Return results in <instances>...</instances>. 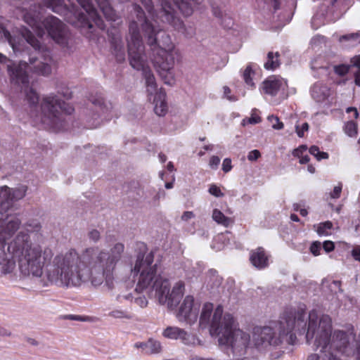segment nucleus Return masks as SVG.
Masks as SVG:
<instances>
[{
	"instance_id": "1",
	"label": "nucleus",
	"mask_w": 360,
	"mask_h": 360,
	"mask_svg": "<svg viewBox=\"0 0 360 360\" xmlns=\"http://www.w3.org/2000/svg\"><path fill=\"white\" fill-rule=\"evenodd\" d=\"M21 221L17 216L0 218V276L12 274L18 258L20 275L44 285L54 284L62 287H79L90 282L101 285L104 281L112 288V272L124 251V245L117 243L110 249L98 246L87 248L79 254L75 249L58 253L44 243L31 240L20 233L6 246L5 240L19 228Z\"/></svg>"
},
{
	"instance_id": "2",
	"label": "nucleus",
	"mask_w": 360,
	"mask_h": 360,
	"mask_svg": "<svg viewBox=\"0 0 360 360\" xmlns=\"http://www.w3.org/2000/svg\"><path fill=\"white\" fill-rule=\"evenodd\" d=\"M153 262L152 253L138 256L131 269V274L136 282V292L155 290L160 304L174 309L184 294L185 283L179 281L171 290L169 279L157 273L156 264Z\"/></svg>"
},
{
	"instance_id": "3",
	"label": "nucleus",
	"mask_w": 360,
	"mask_h": 360,
	"mask_svg": "<svg viewBox=\"0 0 360 360\" xmlns=\"http://www.w3.org/2000/svg\"><path fill=\"white\" fill-rule=\"evenodd\" d=\"M19 34L16 40H23L22 49L13 50V53L22 52L26 44H30L35 51L34 55H30L29 64L25 62H20L18 64L8 65V72L11 79L16 84H26L27 82V73L32 72L34 74L47 76L52 72L53 60L49 52L43 46L39 39H37L32 33L26 28L19 29Z\"/></svg>"
},
{
	"instance_id": "4",
	"label": "nucleus",
	"mask_w": 360,
	"mask_h": 360,
	"mask_svg": "<svg viewBox=\"0 0 360 360\" xmlns=\"http://www.w3.org/2000/svg\"><path fill=\"white\" fill-rule=\"evenodd\" d=\"M136 23L139 28V25L141 26L148 44L160 47V49L154 60L155 68L165 84L173 85L175 83L174 67L176 53L169 35L152 22H148L141 11H138Z\"/></svg>"
},
{
	"instance_id": "5",
	"label": "nucleus",
	"mask_w": 360,
	"mask_h": 360,
	"mask_svg": "<svg viewBox=\"0 0 360 360\" xmlns=\"http://www.w3.org/2000/svg\"><path fill=\"white\" fill-rule=\"evenodd\" d=\"M304 318L300 314H285L272 325L255 327L253 330V341L257 347L270 345L278 347L284 342L290 343L295 336L293 330L302 328Z\"/></svg>"
},
{
	"instance_id": "6",
	"label": "nucleus",
	"mask_w": 360,
	"mask_h": 360,
	"mask_svg": "<svg viewBox=\"0 0 360 360\" xmlns=\"http://www.w3.org/2000/svg\"><path fill=\"white\" fill-rule=\"evenodd\" d=\"M129 60L131 66L143 72L147 91L149 94L155 93L157 83L154 75L147 65L144 53V46L138 27V24L131 22L129 25V35L127 38Z\"/></svg>"
},
{
	"instance_id": "7",
	"label": "nucleus",
	"mask_w": 360,
	"mask_h": 360,
	"mask_svg": "<svg viewBox=\"0 0 360 360\" xmlns=\"http://www.w3.org/2000/svg\"><path fill=\"white\" fill-rule=\"evenodd\" d=\"M199 324L205 328L210 326L211 334L217 335L218 344L221 345L227 342V335L237 327L236 320L231 314H223V308L220 305L214 310V306L210 302L203 304Z\"/></svg>"
},
{
	"instance_id": "8",
	"label": "nucleus",
	"mask_w": 360,
	"mask_h": 360,
	"mask_svg": "<svg viewBox=\"0 0 360 360\" xmlns=\"http://www.w3.org/2000/svg\"><path fill=\"white\" fill-rule=\"evenodd\" d=\"M41 122L46 127L59 130L64 121L63 114L70 115L74 108L72 105L60 102L55 96H46L43 98L41 103Z\"/></svg>"
},
{
	"instance_id": "9",
	"label": "nucleus",
	"mask_w": 360,
	"mask_h": 360,
	"mask_svg": "<svg viewBox=\"0 0 360 360\" xmlns=\"http://www.w3.org/2000/svg\"><path fill=\"white\" fill-rule=\"evenodd\" d=\"M201 0H161V18L177 28L182 25L176 17V11L179 10L185 16H190L193 8L200 4Z\"/></svg>"
},
{
	"instance_id": "10",
	"label": "nucleus",
	"mask_w": 360,
	"mask_h": 360,
	"mask_svg": "<svg viewBox=\"0 0 360 360\" xmlns=\"http://www.w3.org/2000/svg\"><path fill=\"white\" fill-rule=\"evenodd\" d=\"M227 338L226 344H219L220 348L233 358L245 356L250 342V334L236 327L229 333Z\"/></svg>"
},
{
	"instance_id": "11",
	"label": "nucleus",
	"mask_w": 360,
	"mask_h": 360,
	"mask_svg": "<svg viewBox=\"0 0 360 360\" xmlns=\"http://www.w3.org/2000/svg\"><path fill=\"white\" fill-rule=\"evenodd\" d=\"M27 188L25 184H19L14 188L0 186V210L6 211L11 208L16 201L26 195Z\"/></svg>"
},
{
	"instance_id": "12",
	"label": "nucleus",
	"mask_w": 360,
	"mask_h": 360,
	"mask_svg": "<svg viewBox=\"0 0 360 360\" xmlns=\"http://www.w3.org/2000/svg\"><path fill=\"white\" fill-rule=\"evenodd\" d=\"M49 35L56 43L65 45L67 43L68 32L66 26L58 18L50 16L46 18L42 22Z\"/></svg>"
},
{
	"instance_id": "13",
	"label": "nucleus",
	"mask_w": 360,
	"mask_h": 360,
	"mask_svg": "<svg viewBox=\"0 0 360 360\" xmlns=\"http://www.w3.org/2000/svg\"><path fill=\"white\" fill-rule=\"evenodd\" d=\"M198 309L199 306L195 302L193 296L188 295L179 307L177 317L180 321L192 325L197 321Z\"/></svg>"
},
{
	"instance_id": "14",
	"label": "nucleus",
	"mask_w": 360,
	"mask_h": 360,
	"mask_svg": "<svg viewBox=\"0 0 360 360\" xmlns=\"http://www.w3.org/2000/svg\"><path fill=\"white\" fill-rule=\"evenodd\" d=\"M163 335L172 340L180 339L185 345H195L197 341L193 335L177 327H167L163 331Z\"/></svg>"
},
{
	"instance_id": "15",
	"label": "nucleus",
	"mask_w": 360,
	"mask_h": 360,
	"mask_svg": "<svg viewBox=\"0 0 360 360\" xmlns=\"http://www.w3.org/2000/svg\"><path fill=\"white\" fill-rule=\"evenodd\" d=\"M19 29L20 28H13L11 31H9L5 27H0V39H4L7 41L11 49L15 51L22 49V46L24 43L23 40H16V37L20 34Z\"/></svg>"
},
{
	"instance_id": "16",
	"label": "nucleus",
	"mask_w": 360,
	"mask_h": 360,
	"mask_svg": "<svg viewBox=\"0 0 360 360\" xmlns=\"http://www.w3.org/2000/svg\"><path fill=\"white\" fill-rule=\"evenodd\" d=\"M282 80L276 76H271L262 82L259 89L266 94L274 96L279 91Z\"/></svg>"
},
{
	"instance_id": "17",
	"label": "nucleus",
	"mask_w": 360,
	"mask_h": 360,
	"mask_svg": "<svg viewBox=\"0 0 360 360\" xmlns=\"http://www.w3.org/2000/svg\"><path fill=\"white\" fill-rule=\"evenodd\" d=\"M141 292H139L136 293L135 288L133 292L122 293L118 296V298L120 302L126 300L133 304L134 307L144 308L147 306L148 301L145 296L141 295Z\"/></svg>"
},
{
	"instance_id": "18",
	"label": "nucleus",
	"mask_w": 360,
	"mask_h": 360,
	"mask_svg": "<svg viewBox=\"0 0 360 360\" xmlns=\"http://www.w3.org/2000/svg\"><path fill=\"white\" fill-rule=\"evenodd\" d=\"M154 112L159 116H165L168 110L167 103L166 102V94L165 91H160L156 93L153 99Z\"/></svg>"
},
{
	"instance_id": "19",
	"label": "nucleus",
	"mask_w": 360,
	"mask_h": 360,
	"mask_svg": "<svg viewBox=\"0 0 360 360\" xmlns=\"http://www.w3.org/2000/svg\"><path fill=\"white\" fill-rule=\"evenodd\" d=\"M79 5L85 10L88 13L89 18L96 24V25L100 29L103 30L105 28L103 21L101 19L97 12L93 8V6L90 0H77Z\"/></svg>"
},
{
	"instance_id": "20",
	"label": "nucleus",
	"mask_w": 360,
	"mask_h": 360,
	"mask_svg": "<svg viewBox=\"0 0 360 360\" xmlns=\"http://www.w3.org/2000/svg\"><path fill=\"white\" fill-rule=\"evenodd\" d=\"M250 259L252 265L258 269L264 268L268 265V258L262 248L252 251Z\"/></svg>"
},
{
	"instance_id": "21",
	"label": "nucleus",
	"mask_w": 360,
	"mask_h": 360,
	"mask_svg": "<svg viewBox=\"0 0 360 360\" xmlns=\"http://www.w3.org/2000/svg\"><path fill=\"white\" fill-rule=\"evenodd\" d=\"M96 1L106 19L111 21H115L117 19V13L111 7L108 0H96Z\"/></svg>"
},
{
	"instance_id": "22",
	"label": "nucleus",
	"mask_w": 360,
	"mask_h": 360,
	"mask_svg": "<svg viewBox=\"0 0 360 360\" xmlns=\"http://www.w3.org/2000/svg\"><path fill=\"white\" fill-rule=\"evenodd\" d=\"M329 94V89L326 86L321 84L314 85L311 90V96L317 101H324Z\"/></svg>"
},
{
	"instance_id": "23",
	"label": "nucleus",
	"mask_w": 360,
	"mask_h": 360,
	"mask_svg": "<svg viewBox=\"0 0 360 360\" xmlns=\"http://www.w3.org/2000/svg\"><path fill=\"white\" fill-rule=\"evenodd\" d=\"M69 21L70 23L81 28L90 29L93 27V25L89 20L86 19V17L80 13H74L73 18L69 17Z\"/></svg>"
},
{
	"instance_id": "24",
	"label": "nucleus",
	"mask_w": 360,
	"mask_h": 360,
	"mask_svg": "<svg viewBox=\"0 0 360 360\" xmlns=\"http://www.w3.org/2000/svg\"><path fill=\"white\" fill-rule=\"evenodd\" d=\"M212 218L217 224L224 227H229L233 223V220L231 217L225 216L224 214L218 209L213 210Z\"/></svg>"
},
{
	"instance_id": "25",
	"label": "nucleus",
	"mask_w": 360,
	"mask_h": 360,
	"mask_svg": "<svg viewBox=\"0 0 360 360\" xmlns=\"http://www.w3.org/2000/svg\"><path fill=\"white\" fill-rule=\"evenodd\" d=\"M135 346L137 348L141 347L146 352L149 353H158L161 351L160 342L152 339L145 343H136Z\"/></svg>"
},
{
	"instance_id": "26",
	"label": "nucleus",
	"mask_w": 360,
	"mask_h": 360,
	"mask_svg": "<svg viewBox=\"0 0 360 360\" xmlns=\"http://www.w3.org/2000/svg\"><path fill=\"white\" fill-rule=\"evenodd\" d=\"M278 52H269L267 55V61L264 63V68L266 70H274L280 65Z\"/></svg>"
},
{
	"instance_id": "27",
	"label": "nucleus",
	"mask_w": 360,
	"mask_h": 360,
	"mask_svg": "<svg viewBox=\"0 0 360 360\" xmlns=\"http://www.w3.org/2000/svg\"><path fill=\"white\" fill-rule=\"evenodd\" d=\"M24 20L27 24L34 28V31L37 34L38 37L41 38L45 32L41 25L37 23L36 19L32 17L29 13H26L24 15Z\"/></svg>"
},
{
	"instance_id": "28",
	"label": "nucleus",
	"mask_w": 360,
	"mask_h": 360,
	"mask_svg": "<svg viewBox=\"0 0 360 360\" xmlns=\"http://www.w3.org/2000/svg\"><path fill=\"white\" fill-rule=\"evenodd\" d=\"M45 4L51 8L55 13H62L65 10V6L62 0H44Z\"/></svg>"
},
{
	"instance_id": "29",
	"label": "nucleus",
	"mask_w": 360,
	"mask_h": 360,
	"mask_svg": "<svg viewBox=\"0 0 360 360\" xmlns=\"http://www.w3.org/2000/svg\"><path fill=\"white\" fill-rule=\"evenodd\" d=\"M332 227L333 224L329 221L320 223L318 225L314 226V228L319 236H328L329 230H330Z\"/></svg>"
},
{
	"instance_id": "30",
	"label": "nucleus",
	"mask_w": 360,
	"mask_h": 360,
	"mask_svg": "<svg viewBox=\"0 0 360 360\" xmlns=\"http://www.w3.org/2000/svg\"><path fill=\"white\" fill-rule=\"evenodd\" d=\"M357 124L353 121L347 122L345 125V132L351 137H355L357 135Z\"/></svg>"
},
{
	"instance_id": "31",
	"label": "nucleus",
	"mask_w": 360,
	"mask_h": 360,
	"mask_svg": "<svg viewBox=\"0 0 360 360\" xmlns=\"http://www.w3.org/2000/svg\"><path fill=\"white\" fill-rule=\"evenodd\" d=\"M309 153L314 155L317 160H326L328 158V154L326 152H321L319 148L316 146H312L309 148Z\"/></svg>"
},
{
	"instance_id": "32",
	"label": "nucleus",
	"mask_w": 360,
	"mask_h": 360,
	"mask_svg": "<svg viewBox=\"0 0 360 360\" xmlns=\"http://www.w3.org/2000/svg\"><path fill=\"white\" fill-rule=\"evenodd\" d=\"M255 72L252 70L250 66H248L243 73V78L246 84L250 86L251 87H255V83L252 80V75H254Z\"/></svg>"
},
{
	"instance_id": "33",
	"label": "nucleus",
	"mask_w": 360,
	"mask_h": 360,
	"mask_svg": "<svg viewBox=\"0 0 360 360\" xmlns=\"http://www.w3.org/2000/svg\"><path fill=\"white\" fill-rule=\"evenodd\" d=\"M268 120L271 123L273 129L278 130L283 128V123L280 122L278 117L270 115L268 117Z\"/></svg>"
},
{
	"instance_id": "34",
	"label": "nucleus",
	"mask_w": 360,
	"mask_h": 360,
	"mask_svg": "<svg viewBox=\"0 0 360 360\" xmlns=\"http://www.w3.org/2000/svg\"><path fill=\"white\" fill-rule=\"evenodd\" d=\"M349 68L350 66L347 65H335L333 68L334 72L339 76L345 75L349 72Z\"/></svg>"
},
{
	"instance_id": "35",
	"label": "nucleus",
	"mask_w": 360,
	"mask_h": 360,
	"mask_svg": "<svg viewBox=\"0 0 360 360\" xmlns=\"http://www.w3.org/2000/svg\"><path fill=\"white\" fill-rule=\"evenodd\" d=\"M208 191L216 198H221L224 195L220 188L215 184L210 185Z\"/></svg>"
},
{
	"instance_id": "36",
	"label": "nucleus",
	"mask_w": 360,
	"mask_h": 360,
	"mask_svg": "<svg viewBox=\"0 0 360 360\" xmlns=\"http://www.w3.org/2000/svg\"><path fill=\"white\" fill-rule=\"evenodd\" d=\"M110 316L115 319H130L128 312L122 310H114L110 312Z\"/></svg>"
},
{
	"instance_id": "37",
	"label": "nucleus",
	"mask_w": 360,
	"mask_h": 360,
	"mask_svg": "<svg viewBox=\"0 0 360 360\" xmlns=\"http://www.w3.org/2000/svg\"><path fill=\"white\" fill-rule=\"evenodd\" d=\"M27 101L31 104H35L39 101V97L37 94L32 89H30L28 92H27L26 95Z\"/></svg>"
},
{
	"instance_id": "38",
	"label": "nucleus",
	"mask_w": 360,
	"mask_h": 360,
	"mask_svg": "<svg viewBox=\"0 0 360 360\" xmlns=\"http://www.w3.org/2000/svg\"><path fill=\"white\" fill-rule=\"evenodd\" d=\"M308 129L309 124L307 122L303 123L301 127L299 125L295 126V131L299 137H303L304 131H308Z\"/></svg>"
},
{
	"instance_id": "39",
	"label": "nucleus",
	"mask_w": 360,
	"mask_h": 360,
	"mask_svg": "<svg viewBox=\"0 0 360 360\" xmlns=\"http://www.w3.org/2000/svg\"><path fill=\"white\" fill-rule=\"evenodd\" d=\"M88 237L91 242L97 243L101 238V234L98 231L93 229L89 232Z\"/></svg>"
},
{
	"instance_id": "40",
	"label": "nucleus",
	"mask_w": 360,
	"mask_h": 360,
	"mask_svg": "<svg viewBox=\"0 0 360 360\" xmlns=\"http://www.w3.org/2000/svg\"><path fill=\"white\" fill-rule=\"evenodd\" d=\"M220 162V158L218 156L213 155L210 158L209 161V166L212 169H216Z\"/></svg>"
},
{
	"instance_id": "41",
	"label": "nucleus",
	"mask_w": 360,
	"mask_h": 360,
	"mask_svg": "<svg viewBox=\"0 0 360 360\" xmlns=\"http://www.w3.org/2000/svg\"><path fill=\"white\" fill-rule=\"evenodd\" d=\"M321 248V243L319 241L314 242L311 247L310 251L314 256L319 255V250Z\"/></svg>"
},
{
	"instance_id": "42",
	"label": "nucleus",
	"mask_w": 360,
	"mask_h": 360,
	"mask_svg": "<svg viewBox=\"0 0 360 360\" xmlns=\"http://www.w3.org/2000/svg\"><path fill=\"white\" fill-rule=\"evenodd\" d=\"M232 169L231 160L230 158H225L222 163V170L227 173Z\"/></svg>"
},
{
	"instance_id": "43",
	"label": "nucleus",
	"mask_w": 360,
	"mask_h": 360,
	"mask_svg": "<svg viewBox=\"0 0 360 360\" xmlns=\"http://www.w3.org/2000/svg\"><path fill=\"white\" fill-rule=\"evenodd\" d=\"M261 156L260 152L258 150H251L248 155V159L250 161H255Z\"/></svg>"
},
{
	"instance_id": "44",
	"label": "nucleus",
	"mask_w": 360,
	"mask_h": 360,
	"mask_svg": "<svg viewBox=\"0 0 360 360\" xmlns=\"http://www.w3.org/2000/svg\"><path fill=\"white\" fill-rule=\"evenodd\" d=\"M195 217V214L192 211H186L184 212L181 216V219L183 221H188L190 219Z\"/></svg>"
},
{
	"instance_id": "45",
	"label": "nucleus",
	"mask_w": 360,
	"mask_h": 360,
	"mask_svg": "<svg viewBox=\"0 0 360 360\" xmlns=\"http://www.w3.org/2000/svg\"><path fill=\"white\" fill-rule=\"evenodd\" d=\"M323 248L326 252H330L334 250L335 245L330 240H326L323 244Z\"/></svg>"
},
{
	"instance_id": "46",
	"label": "nucleus",
	"mask_w": 360,
	"mask_h": 360,
	"mask_svg": "<svg viewBox=\"0 0 360 360\" xmlns=\"http://www.w3.org/2000/svg\"><path fill=\"white\" fill-rule=\"evenodd\" d=\"M342 191V186L340 185L334 187L333 192L330 194L331 198H338L340 197Z\"/></svg>"
},
{
	"instance_id": "47",
	"label": "nucleus",
	"mask_w": 360,
	"mask_h": 360,
	"mask_svg": "<svg viewBox=\"0 0 360 360\" xmlns=\"http://www.w3.org/2000/svg\"><path fill=\"white\" fill-rule=\"evenodd\" d=\"M352 255L355 260L360 262V247L359 246L354 248V249L352 250Z\"/></svg>"
},
{
	"instance_id": "48",
	"label": "nucleus",
	"mask_w": 360,
	"mask_h": 360,
	"mask_svg": "<svg viewBox=\"0 0 360 360\" xmlns=\"http://www.w3.org/2000/svg\"><path fill=\"white\" fill-rule=\"evenodd\" d=\"M352 65L356 67L360 71V56H356L351 59Z\"/></svg>"
},
{
	"instance_id": "49",
	"label": "nucleus",
	"mask_w": 360,
	"mask_h": 360,
	"mask_svg": "<svg viewBox=\"0 0 360 360\" xmlns=\"http://www.w3.org/2000/svg\"><path fill=\"white\" fill-rule=\"evenodd\" d=\"M248 122L250 124H255L261 122V118L259 116L252 115L248 118Z\"/></svg>"
},
{
	"instance_id": "50",
	"label": "nucleus",
	"mask_w": 360,
	"mask_h": 360,
	"mask_svg": "<svg viewBox=\"0 0 360 360\" xmlns=\"http://www.w3.org/2000/svg\"><path fill=\"white\" fill-rule=\"evenodd\" d=\"M223 90H224V94L225 95V96L229 100V101H233L234 99L232 98L229 94H231V89L228 87V86H224L223 87Z\"/></svg>"
},
{
	"instance_id": "51",
	"label": "nucleus",
	"mask_w": 360,
	"mask_h": 360,
	"mask_svg": "<svg viewBox=\"0 0 360 360\" xmlns=\"http://www.w3.org/2000/svg\"><path fill=\"white\" fill-rule=\"evenodd\" d=\"M357 39L356 34L344 35L340 38V41H342V40H344V39L350 40V39Z\"/></svg>"
},
{
	"instance_id": "52",
	"label": "nucleus",
	"mask_w": 360,
	"mask_h": 360,
	"mask_svg": "<svg viewBox=\"0 0 360 360\" xmlns=\"http://www.w3.org/2000/svg\"><path fill=\"white\" fill-rule=\"evenodd\" d=\"M355 80L354 82L357 86H360V71H357L354 74Z\"/></svg>"
},
{
	"instance_id": "53",
	"label": "nucleus",
	"mask_w": 360,
	"mask_h": 360,
	"mask_svg": "<svg viewBox=\"0 0 360 360\" xmlns=\"http://www.w3.org/2000/svg\"><path fill=\"white\" fill-rule=\"evenodd\" d=\"M309 161V156L306 155V156H304V157H302L300 159V164H306V163H308Z\"/></svg>"
},
{
	"instance_id": "54",
	"label": "nucleus",
	"mask_w": 360,
	"mask_h": 360,
	"mask_svg": "<svg viewBox=\"0 0 360 360\" xmlns=\"http://www.w3.org/2000/svg\"><path fill=\"white\" fill-rule=\"evenodd\" d=\"M303 152L301 151V149H295L292 152V155L295 157H298L300 158L301 154Z\"/></svg>"
},
{
	"instance_id": "55",
	"label": "nucleus",
	"mask_w": 360,
	"mask_h": 360,
	"mask_svg": "<svg viewBox=\"0 0 360 360\" xmlns=\"http://www.w3.org/2000/svg\"><path fill=\"white\" fill-rule=\"evenodd\" d=\"M307 170L311 174H314L315 172V171H316L315 167L313 165H308Z\"/></svg>"
},
{
	"instance_id": "56",
	"label": "nucleus",
	"mask_w": 360,
	"mask_h": 360,
	"mask_svg": "<svg viewBox=\"0 0 360 360\" xmlns=\"http://www.w3.org/2000/svg\"><path fill=\"white\" fill-rule=\"evenodd\" d=\"M7 58L6 56H5L4 55H3L2 53H0V63H4L7 61Z\"/></svg>"
},
{
	"instance_id": "57",
	"label": "nucleus",
	"mask_w": 360,
	"mask_h": 360,
	"mask_svg": "<svg viewBox=\"0 0 360 360\" xmlns=\"http://www.w3.org/2000/svg\"><path fill=\"white\" fill-rule=\"evenodd\" d=\"M307 360H319V356L317 354H311L308 357Z\"/></svg>"
},
{
	"instance_id": "58",
	"label": "nucleus",
	"mask_w": 360,
	"mask_h": 360,
	"mask_svg": "<svg viewBox=\"0 0 360 360\" xmlns=\"http://www.w3.org/2000/svg\"><path fill=\"white\" fill-rule=\"evenodd\" d=\"M159 158H160V160L162 162H165L166 160H167V157L164 154H160L159 155Z\"/></svg>"
},
{
	"instance_id": "59",
	"label": "nucleus",
	"mask_w": 360,
	"mask_h": 360,
	"mask_svg": "<svg viewBox=\"0 0 360 360\" xmlns=\"http://www.w3.org/2000/svg\"><path fill=\"white\" fill-rule=\"evenodd\" d=\"M167 168L168 170L169 171H172L174 170V165L172 162H169L167 165Z\"/></svg>"
},
{
	"instance_id": "60",
	"label": "nucleus",
	"mask_w": 360,
	"mask_h": 360,
	"mask_svg": "<svg viewBox=\"0 0 360 360\" xmlns=\"http://www.w3.org/2000/svg\"><path fill=\"white\" fill-rule=\"evenodd\" d=\"M290 219L292 221H299L298 217L296 214H292L290 215Z\"/></svg>"
},
{
	"instance_id": "61",
	"label": "nucleus",
	"mask_w": 360,
	"mask_h": 360,
	"mask_svg": "<svg viewBox=\"0 0 360 360\" xmlns=\"http://www.w3.org/2000/svg\"><path fill=\"white\" fill-rule=\"evenodd\" d=\"M27 342L32 345H37L38 344V342L32 338H29Z\"/></svg>"
},
{
	"instance_id": "62",
	"label": "nucleus",
	"mask_w": 360,
	"mask_h": 360,
	"mask_svg": "<svg viewBox=\"0 0 360 360\" xmlns=\"http://www.w3.org/2000/svg\"><path fill=\"white\" fill-rule=\"evenodd\" d=\"M165 188L167 189H171L173 188V181L172 182H168V183H166L165 185Z\"/></svg>"
},
{
	"instance_id": "63",
	"label": "nucleus",
	"mask_w": 360,
	"mask_h": 360,
	"mask_svg": "<svg viewBox=\"0 0 360 360\" xmlns=\"http://www.w3.org/2000/svg\"><path fill=\"white\" fill-rule=\"evenodd\" d=\"M300 214L303 217H305L307 214V211L305 209L300 210Z\"/></svg>"
},
{
	"instance_id": "64",
	"label": "nucleus",
	"mask_w": 360,
	"mask_h": 360,
	"mask_svg": "<svg viewBox=\"0 0 360 360\" xmlns=\"http://www.w3.org/2000/svg\"><path fill=\"white\" fill-rule=\"evenodd\" d=\"M355 109H356V108H354V107H349V108H347L346 109V112H347V113H349V112H354V110Z\"/></svg>"
}]
</instances>
